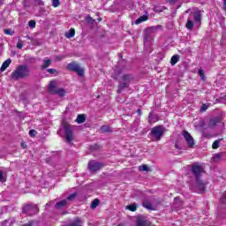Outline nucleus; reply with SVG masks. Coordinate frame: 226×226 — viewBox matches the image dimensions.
<instances>
[{"mask_svg": "<svg viewBox=\"0 0 226 226\" xmlns=\"http://www.w3.org/2000/svg\"><path fill=\"white\" fill-rule=\"evenodd\" d=\"M31 75V69L26 64L18 65L17 68L11 74L12 80H19L22 79H27Z\"/></svg>", "mask_w": 226, "mask_h": 226, "instance_id": "1", "label": "nucleus"}, {"mask_svg": "<svg viewBox=\"0 0 226 226\" xmlns=\"http://www.w3.org/2000/svg\"><path fill=\"white\" fill-rule=\"evenodd\" d=\"M133 76L132 74H124L122 78L118 80V89L117 93L119 94L130 87V84L133 82Z\"/></svg>", "mask_w": 226, "mask_h": 226, "instance_id": "2", "label": "nucleus"}, {"mask_svg": "<svg viewBox=\"0 0 226 226\" xmlns=\"http://www.w3.org/2000/svg\"><path fill=\"white\" fill-rule=\"evenodd\" d=\"M62 126L64 128L67 142H72L73 140V130H75V126L66 122H63Z\"/></svg>", "mask_w": 226, "mask_h": 226, "instance_id": "3", "label": "nucleus"}, {"mask_svg": "<svg viewBox=\"0 0 226 226\" xmlns=\"http://www.w3.org/2000/svg\"><path fill=\"white\" fill-rule=\"evenodd\" d=\"M56 86L57 83L54 80L49 81V91L51 94H58L61 98H63L66 94V91L64 88L56 89Z\"/></svg>", "mask_w": 226, "mask_h": 226, "instance_id": "4", "label": "nucleus"}, {"mask_svg": "<svg viewBox=\"0 0 226 226\" xmlns=\"http://www.w3.org/2000/svg\"><path fill=\"white\" fill-rule=\"evenodd\" d=\"M67 70H70V72H74V73H77L79 77H84V68L80 67V64L76 62L68 64Z\"/></svg>", "mask_w": 226, "mask_h": 226, "instance_id": "5", "label": "nucleus"}, {"mask_svg": "<svg viewBox=\"0 0 226 226\" xmlns=\"http://www.w3.org/2000/svg\"><path fill=\"white\" fill-rule=\"evenodd\" d=\"M165 133V127L163 125H157L152 128L151 134L154 137V140H160L163 134Z\"/></svg>", "mask_w": 226, "mask_h": 226, "instance_id": "6", "label": "nucleus"}, {"mask_svg": "<svg viewBox=\"0 0 226 226\" xmlns=\"http://www.w3.org/2000/svg\"><path fill=\"white\" fill-rule=\"evenodd\" d=\"M22 213L28 216H33V215H36L38 213V207L31 204L25 205L22 208Z\"/></svg>", "mask_w": 226, "mask_h": 226, "instance_id": "7", "label": "nucleus"}, {"mask_svg": "<svg viewBox=\"0 0 226 226\" xmlns=\"http://www.w3.org/2000/svg\"><path fill=\"white\" fill-rule=\"evenodd\" d=\"M202 166L199 165V162H194L191 166V172L193 174L195 179L200 178L202 176Z\"/></svg>", "mask_w": 226, "mask_h": 226, "instance_id": "8", "label": "nucleus"}, {"mask_svg": "<svg viewBox=\"0 0 226 226\" xmlns=\"http://www.w3.org/2000/svg\"><path fill=\"white\" fill-rule=\"evenodd\" d=\"M103 163L98 162L96 161H90L88 162L87 169L90 172H98L101 169H102Z\"/></svg>", "mask_w": 226, "mask_h": 226, "instance_id": "9", "label": "nucleus"}, {"mask_svg": "<svg viewBox=\"0 0 226 226\" xmlns=\"http://www.w3.org/2000/svg\"><path fill=\"white\" fill-rule=\"evenodd\" d=\"M183 135L188 147H193V146H195V141L193 139V137H192V134H190V132H188L187 131H184Z\"/></svg>", "mask_w": 226, "mask_h": 226, "instance_id": "10", "label": "nucleus"}, {"mask_svg": "<svg viewBox=\"0 0 226 226\" xmlns=\"http://www.w3.org/2000/svg\"><path fill=\"white\" fill-rule=\"evenodd\" d=\"M196 188L200 193H204L206 191V183L200 180V178H196Z\"/></svg>", "mask_w": 226, "mask_h": 226, "instance_id": "11", "label": "nucleus"}, {"mask_svg": "<svg viewBox=\"0 0 226 226\" xmlns=\"http://www.w3.org/2000/svg\"><path fill=\"white\" fill-rule=\"evenodd\" d=\"M137 226H151V222L145 218L139 217L136 222Z\"/></svg>", "mask_w": 226, "mask_h": 226, "instance_id": "12", "label": "nucleus"}, {"mask_svg": "<svg viewBox=\"0 0 226 226\" xmlns=\"http://www.w3.org/2000/svg\"><path fill=\"white\" fill-rule=\"evenodd\" d=\"M173 206L176 209H181V207H183V201L179 197L174 199Z\"/></svg>", "mask_w": 226, "mask_h": 226, "instance_id": "13", "label": "nucleus"}, {"mask_svg": "<svg viewBox=\"0 0 226 226\" xmlns=\"http://www.w3.org/2000/svg\"><path fill=\"white\" fill-rule=\"evenodd\" d=\"M52 64V59L45 58L41 65V70H47Z\"/></svg>", "mask_w": 226, "mask_h": 226, "instance_id": "14", "label": "nucleus"}, {"mask_svg": "<svg viewBox=\"0 0 226 226\" xmlns=\"http://www.w3.org/2000/svg\"><path fill=\"white\" fill-rule=\"evenodd\" d=\"M11 64V58H8L6 61H4L0 68V72H5L6 68Z\"/></svg>", "mask_w": 226, "mask_h": 226, "instance_id": "15", "label": "nucleus"}, {"mask_svg": "<svg viewBox=\"0 0 226 226\" xmlns=\"http://www.w3.org/2000/svg\"><path fill=\"white\" fill-rule=\"evenodd\" d=\"M66 204H67L66 200H63L56 203L55 208L56 209H63V207H64V206H66Z\"/></svg>", "mask_w": 226, "mask_h": 226, "instance_id": "16", "label": "nucleus"}, {"mask_svg": "<svg viewBox=\"0 0 226 226\" xmlns=\"http://www.w3.org/2000/svg\"><path fill=\"white\" fill-rule=\"evenodd\" d=\"M101 132L102 133H112L113 130H112V127L111 126H109V125H102L101 127Z\"/></svg>", "mask_w": 226, "mask_h": 226, "instance_id": "17", "label": "nucleus"}, {"mask_svg": "<svg viewBox=\"0 0 226 226\" xmlns=\"http://www.w3.org/2000/svg\"><path fill=\"white\" fill-rule=\"evenodd\" d=\"M67 226H82V220H80V218L77 217L73 220L72 222L67 224Z\"/></svg>", "mask_w": 226, "mask_h": 226, "instance_id": "18", "label": "nucleus"}, {"mask_svg": "<svg viewBox=\"0 0 226 226\" xmlns=\"http://www.w3.org/2000/svg\"><path fill=\"white\" fill-rule=\"evenodd\" d=\"M158 121V117L153 112H150L148 115V123H156Z\"/></svg>", "mask_w": 226, "mask_h": 226, "instance_id": "19", "label": "nucleus"}, {"mask_svg": "<svg viewBox=\"0 0 226 226\" xmlns=\"http://www.w3.org/2000/svg\"><path fill=\"white\" fill-rule=\"evenodd\" d=\"M200 20H202V13L200 11H197L194 12V21L200 22Z\"/></svg>", "mask_w": 226, "mask_h": 226, "instance_id": "20", "label": "nucleus"}, {"mask_svg": "<svg viewBox=\"0 0 226 226\" xmlns=\"http://www.w3.org/2000/svg\"><path fill=\"white\" fill-rule=\"evenodd\" d=\"M121 73H123V71L121 69H116L114 71V73L112 74V79H114L115 80H117V79H119V75H121Z\"/></svg>", "mask_w": 226, "mask_h": 226, "instance_id": "21", "label": "nucleus"}, {"mask_svg": "<svg viewBox=\"0 0 226 226\" xmlns=\"http://www.w3.org/2000/svg\"><path fill=\"white\" fill-rule=\"evenodd\" d=\"M220 118H213L209 121L208 126L210 128H213L214 126H216V124H218V123H220Z\"/></svg>", "mask_w": 226, "mask_h": 226, "instance_id": "22", "label": "nucleus"}, {"mask_svg": "<svg viewBox=\"0 0 226 226\" xmlns=\"http://www.w3.org/2000/svg\"><path fill=\"white\" fill-rule=\"evenodd\" d=\"M76 122L78 124H82V123L86 122V116L85 115H78L76 118Z\"/></svg>", "mask_w": 226, "mask_h": 226, "instance_id": "23", "label": "nucleus"}, {"mask_svg": "<svg viewBox=\"0 0 226 226\" xmlns=\"http://www.w3.org/2000/svg\"><path fill=\"white\" fill-rule=\"evenodd\" d=\"M179 61V55H174L171 57L170 64L171 66H175V64Z\"/></svg>", "mask_w": 226, "mask_h": 226, "instance_id": "24", "label": "nucleus"}, {"mask_svg": "<svg viewBox=\"0 0 226 226\" xmlns=\"http://www.w3.org/2000/svg\"><path fill=\"white\" fill-rule=\"evenodd\" d=\"M99 205H100V200L95 199L92 201L90 207L91 209H96V207H98Z\"/></svg>", "mask_w": 226, "mask_h": 226, "instance_id": "25", "label": "nucleus"}, {"mask_svg": "<svg viewBox=\"0 0 226 226\" xmlns=\"http://www.w3.org/2000/svg\"><path fill=\"white\" fill-rule=\"evenodd\" d=\"M142 206L143 207H145L146 209H149V210H153V205L151 204V202L146 200V201H143L142 203Z\"/></svg>", "mask_w": 226, "mask_h": 226, "instance_id": "26", "label": "nucleus"}, {"mask_svg": "<svg viewBox=\"0 0 226 226\" xmlns=\"http://www.w3.org/2000/svg\"><path fill=\"white\" fill-rule=\"evenodd\" d=\"M186 29H188L189 31H192L193 29V21H192V19H187V23L185 25Z\"/></svg>", "mask_w": 226, "mask_h": 226, "instance_id": "27", "label": "nucleus"}, {"mask_svg": "<svg viewBox=\"0 0 226 226\" xmlns=\"http://www.w3.org/2000/svg\"><path fill=\"white\" fill-rule=\"evenodd\" d=\"M67 38H73L75 36V29L71 28L68 32L65 33Z\"/></svg>", "mask_w": 226, "mask_h": 226, "instance_id": "28", "label": "nucleus"}, {"mask_svg": "<svg viewBox=\"0 0 226 226\" xmlns=\"http://www.w3.org/2000/svg\"><path fill=\"white\" fill-rule=\"evenodd\" d=\"M139 170H140V172H149L151 170V169H149V167L147 165L143 164L139 167Z\"/></svg>", "mask_w": 226, "mask_h": 226, "instance_id": "29", "label": "nucleus"}, {"mask_svg": "<svg viewBox=\"0 0 226 226\" xmlns=\"http://www.w3.org/2000/svg\"><path fill=\"white\" fill-rule=\"evenodd\" d=\"M146 20H147V16L143 15L140 16L138 19H136L135 24H141V22H146Z\"/></svg>", "mask_w": 226, "mask_h": 226, "instance_id": "30", "label": "nucleus"}, {"mask_svg": "<svg viewBox=\"0 0 226 226\" xmlns=\"http://www.w3.org/2000/svg\"><path fill=\"white\" fill-rule=\"evenodd\" d=\"M125 209H128L129 211H137V205L136 204H131L126 206Z\"/></svg>", "mask_w": 226, "mask_h": 226, "instance_id": "31", "label": "nucleus"}, {"mask_svg": "<svg viewBox=\"0 0 226 226\" xmlns=\"http://www.w3.org/2000/svg\"><path fill=\"white\" fill-rule=\"evenodd\" d=\"M213 149H218L220 147V139H216L214 141L212 145Z\"/></svg>", "mask_w": 226, "mask_h": 226, "instance_id": "32", "label": "nucleus"}, {"mask_svg": "<svg viewBox=\"0 0 226 226\" xmlns=\"http://www.w3.org/2000/svg\"><path fill=\"white\" fill-rule=\"evenodd\" d=\"M4 34H8L9 36H13V34H14V32L8 28H5L4 30Z\"/></svg>", "mask_w": 226, "mask_h": 226, "instance_id": "33", "label": "nucleus"}, {"mask_svg": "<svg viewBox=\"0 0 226 226\" xmlns=\"http://www.w3.org/2000/svg\"><path fill=\"white\" fill-rule=\"evenodd\" d=\"M28 26H29V27H31V29H34V27H36V21H34V20H30V21L28 22Z\"/></svg>", "mask_w": 226, "mask_h": 226, "instance_id": "34", "label": "nucleus"}, {"mask_svg": "<svg viewBox=\"0 0 226 226\" xmlns=\"http://www.w3.org/2000/svg\"><path fill=\"white\" fill-rule=\"evenodd\" d=\"M198 75L201 78L202 80H204V79H206L204 76V70H202V69L198 70Z\"/></svg>", "mask_w": 226, "mask_h": 226, "instance_id": "35", "label": "nucleus"}, {"mask_svg": "<svg viewBox=\"0 0 226 226\" xmlns=\"http://www.w3.org/2000/svg\"><path fill=\"white\" fill-rule=\"evenodd\" d=\"M222 158V154H215L213 156L214 162H218Z\"/></svg>", "mask_w": 226, "mask_h": 226, "instance_id": "36", "label": "nucleus"}, {"mask_svg": "<svg viewBox=\"0 0 226 226\" xmlns=\"http://www.w3.org/2000/svg\"><path fill=\"white\" fill-rule=\"evenodd\" d=\"M221 204H226V191L223 192L222 197L220 200Z\"/></svg>", "mask_w": 226, "mask_h": 226, "instance_id": "37", "label": "nucleus"}, {"mask_svg": "<svg viewBox=\"0 0 226 226\" xmlns=\"http://www.w3.org/2000/svg\"><path fill=\"white\" fill-rule=\"evenodd\" d=\"M86 20L88 24H94V19L91 16H87Z\"/></svg>", "mask_w": 226, "mask_h": 226, "instance_id": "38", "label": "nucleus"}, {"mask_svg": "<svg viewBox=\"0 0 226 226\" xmlns=\"http://www.w3.org/2000/svg\"><path fill=\"white\" fill-rule=\"evenodd\" d=\"M59 4H61V2H59V0H53L52 6H54V8H57Z\"/></svg>", "mask_w": 226, "mask_h": 226, "instance_id": "39", "label": "nucleus"}, {"mask_svg": "<svg viewBox=\"0 0 226 226\" xmlns=\"http://www.w3.org/2000/svg\"><path fill=\"white\" fill-rule=\"evenodd\" d=\"M77 197V192H74L67 197V200H73Z\"/></svg>", "mask_w": 226, "mask_h": 226, "instance_id": "40", "label": "nucleus"}, {"mask_svg": "<svg viewBox=\"0 0 226 226\" xmlns=\"http://www.w3.org/2000/svg\"><path fill=\"white\" fill-rule=\"evenodd\" d=\"M36 133H37L36 130H34V129H32V130L29 131L30 137H35Z\"/></svg>", "mask_w": 226, "mask_h": 226, "instance_id": "41", "label": "nucleus"}, {"mask_svg": "<svg viewBox=\"0 0 226 226\" xmlns=\"http://www.w3.org/2000/svg\"><path fill=\"white\" fill-rule=\"evenodd\" d=\"M206 110H207V106L206 104H202L200 107V111L206 112Z\"/></svg>", "mask_w": 226, "mask_h": 226, "instance_id": "42", "label": "nucleus"}, {"mask_svg": "<svg viewBox=\"0 0 226 226\" xmlns=\"http://www.w3.org/2000/svg\"><path fill=\"white\" fill-rule=\"evenodd\" d=\"M48 73H50V75H53V73H56L57 71L56 69H48Z\"/></svg>", "mask_w": 226, "mask_h": 226, "instance_id": "43", "label": "nucleus"}, {"mask_svg": "<svg viewBox=\"0 0 226 226\" xmlns=\"http://www.w3.org/2000/svg\"><path fill=\"white\" fill-rule=\"evenodd\" d=\"M34 224V222L29 221L28 222H26V224H23L22 226H33Z\"/></svg>", "mask_w": 226, "mask_h": 226, "instance_id": "44", "label": "nucleus"}, {"mask_svg": "<svg viewBox=\"0 0 226 226\" xmlns=\"http://www.w3.org/2000/svg\"><path fill=\"white\" fill-rule=\"evenodd\" d=\"M24 47V44H22V41H19L18 43H17V49H22Z\"/></svg>", "mask_w": 226, "mask_h": 226, "instance_id": "45", "label": "nucleus"}, {"mask_svg": "<svg viewBox=\"0 0 226 226\" xmlns=\"http://www.w3.org/2000/svg\"><path fill=\"white\" fill-rule=\"evenodd\" d=\"M4 181V177H3V171H0V182Z\"/></svg>", "mask_w": 226, "mask_h": 226, "instance_id": "46", "label": "nucleus"}, {"mask_svg": "<svg viewBox=\"0 0 226 226\" xmlns=\"http://www.w3.org/2000/svg\"><path fill=\"white\" fill-rule=\"evenodd\" d=\"M56 200H51L49 203L46 204V206H54Z\"/></svg>", "mask_w": 226, "mask_h": 226, "instance_id": "47", "label": "nucleus"}, {"mask_svg": "<svg viewBox=\"0 0 226 226\" xmlns=\"http://www.w3.org/2000/svg\"><path fill=\"white\" fill-rule=\"evenodd\" d=\"M37 1V4H39V6H43V1L41 0H36Z\"/></svg>", "mask_w": 226, "mask_h": 226, "instance_id": "48", "label": "nucleus"}, {"mask_svg": "<svg viewBox=\"0 0 226 226\" xmlns=\"http://www.w3.org/2000/svg\"><path fill=\"white\" fill-rule=\"evenodd\" d=\"M56 59H57L58 61H61V59H64V56H56Z\"/></svg>", "mask_w": 226, "mask_h": 226, "instance_id": "49", "label": "nucleus"}, {"mask_svg": "<svg viewBox=\"0 0 226 226\" xmlns=\"http://www.w3.org/2000/svg\"><path fill=\"white\" fill-rule=\"evenodd\" d=\"M138 116H142V110L137 109Z\"/></svg>", "mask_w": 226, "mask_h": 226, "instance_id": "50", "label": "nucleus"}, {"mask_svg": "<svg viewBox=\"0 0 226 226\" xmlns=\"http://www.w3.org/2000/svg\"><path fill=\"white\" fill-rule=\"evenodd\" d=\"M158 28H160V26H152V27L148 28V30H149V29H158Z\"/></svg>", "mask_w": 226, "mask_h": 226, "instance_id": "51", "label": "nucleus"}, {"mask_svg": "<svg viewBox=\"0 0 226 226\" xmlns=\"http://www.w3.org/2000/svg\"><path fill=\"white\" fill-rule=\"evenodd\" d=\"M21 147H23V149H26V146L24 145V142H21Z\"/></svg>", "mask_w": 226, "mask_h": 226, "instance_id": "52", "label": "nucleus"}, {"mask_svg": "<svg viewBox=\"0 0 226 226\" xmlns=\"http://www.w3.org/2000/svg\"><path fill=\"white\" fill-rule=\"evenodd\" d=\"M169 1V3H176V1H177V0H168Z\"/></svg>", "mask_w": 226, "mask_h": 226, "instance_id": "53", "label": "nucleus"}, {"mask_svg": "<svg viewBox=\"0 0 226 226\" xmlns=\"http://www.w3.org/2000/svg\"><path fill=\"white\" fill-rule=\"evenodd\" d=\"M3 4V0H0V6Z\"/></svg>", "mask_w": 226, "mask_h": 226, "instance_id": "54", "label": "nucleus"}, {"mask_svg": "<svg viewBox=\"0 0 226 226\" xmlns=\"http://www.w3.org/2000/svg\"><path fill=\"white\" fill-rule=\"evenodd\" d=\"M224 4H226V0H223Z\"/></svg>", "mask_w": 226, "mask_h": 226, "instance_id": "55", "label": "nucleus"}, {"mask_svg": "<svg viewBox=\"0 0 226 226\" xmlns=\"http://www.w3.org/2000/svg\"><path fill=\"white\" fill-rule=\"evenodd\" d=\"M175 146H176V147H177V149L178 146H177V145H175Z\"/></svg>", "mask_w": 226, "mask_h": 226, "instance_id": "56", "label": "nucleus"}]
</instances>
